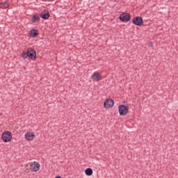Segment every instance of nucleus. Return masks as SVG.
<instances>
[{
  "instance_id": "11",
  "label": "nucleus",
  "mask_w": 178,
  "mask_h": 178,
  "mask_svg": "<svg viewBox=\"0 0 178 178\" xmlns=\"http://www.w3.org/2000/svg\"><path fill=\"white\" fill-rule=\"evenodd\" d=\"M30 37L33 38H35V37L38 36V31L37 29H32L29 31Z\"/></svg>"
},
{
  "instance_id": "13",
  "label": "nucleus",
  "mask_w": 178,
  "mask_h": 178,
  "mask_svg": "<svg viewBox=\"0 0 178 178\" xmlns=\"http://www.w3.org/2000/svg\"><path fill=\"white\" fill-rule=\"evenodd\" d=\"M38 20H40V17L38 15H33L31 18L33 23H35V22H38Z\"/></svg>"
},
{
  "instance_id": "8",
  "label": "nucleus",
  "mask_w": 178,
  "mask_h": 178,
  "mask_svg": "<svg viewBox=\"0 0 178 178\" xmlns=\"http://www.w3.org/2000/svg\"><path fill=\"white\" fill-rule=\"evenodd\" d=\"M29 169L32 172H38L40 170V163L37 162L31 163Z\"/></svg>"
},
{
  "instance_id": "4",
  "label": "nucleus",
  "mask_w": 178,
  "mask_h": 178,
  "mask_svg": "<svg viewBox=\"0 0 178 178\" xmlns=\"http://www.w3.org/2000/svg\"><path fill=\"white\" fill-rule=\"evenodd\" d=\"M113 105H115V102L112 99H106L104 102V109H111L113 108Z\"/></svg>"
},
{
  "instance_id": "7",
  "label": "nucleus",
  "mask_w": 178,
  "mask_h": 178,
  "mask_svg": "<svg viewBox=\"0 0 178 178\" xmlns=\"http://www.w3.org/2000/svg\"><path fill=\"white\" fill-rule=\"evenodd\" d=\"M132 23L136 26H143L144 22L143 21V18L141 17H136L133 19Z\"/></svg>"
},
{
  "instance_id": "10",
  "label": "nucleus",
  "mask_w": 178,
  "mask_h": 178,
  "mask_svg": "<svg viewBox=\"0 0 178 178\" xmlns=\"http://www.w3.org/2000/svg\"><path fill=\"white\" fill-rule=\"evenodd\" d=\"M49 11H48L47 10H43L40 14V17H42V19H44V20H47V19H49Z\"/></svg>"
},
{
  "instance_id": "6",
  "label": "nucleus",
  "mask_w": 178,
  "mask_h": 178,
  "mask_svg": "<svg viewBox=\"0 0 178 178\" xmlns=\"http://www.w3.org/2000/svg\"><path fill=\"white\" fill-rule=\"evenodd\" d=\"M24 137L26 141H33L35 138V134L34 132L28 131L25 134Z\"/></svg>"
},
{
  "instance_id": "2",
  "label": "nucleus",
  "mask_w": 178,
  "mask_h": 178,
  "mask_svg": "<svg viewBox=\"0 0 178 178\" xmlns=\"http://www.w3.org/2000/svg\"><path fill=\"white\" fill-rule=\"evenodd\" d=\"M1 139L3 143H10L12 141V132L9 131H4L1 135Z\"/></svg>"
},
{
  "instance_id": "9",
  "label": "nucleus",
  "mask_w": 178,
  "mask_h": 178,
  "mask_svg": "<svg viewBox=\"0 0 178 178\" xmlns=\"http://www.w3.org/2000/svg\"><path fill=\"white\" fill-rule=\"evenodd\" d=\"M91 79L93 80V81H99L102 79V75H101L99 72H95L92 75Z\"/></svg>"
},
{
  "instance_id": "1",
  "label": "nucleus",
  "mask_w": 178,
  "mask_h": 178,
  "mask_svg": "<svg viewBox=\"0 0 178 178\" xmlns=\"http://www.w3.org/2000/svg\"><path fill=\"white\" fill-rule=\"evenodd\" d=\"M22 58L24 59H26V58H29L32 60H34L35 58H37V53L34 49L29 48L26 51H23L22 54Z\"/></svg>"
},
{
  "instance_id": "12",
  "label": "nucleus",
  "mask_w": 178,
  "mask_h": 178,
  "mask_svg": "<svg viewBox=\"0 0 178 178\" xmlns=\"http://www.w3.org/2000/svg\"><path fill=\"white\" fill-rule=\"evenodd\" d=\"M85 173H86V176H91L92 175V169L87 168L85 170Z\"/></svg>"
},
{
  "instance_id": "14",
  "label": "nucleus",
  "mask_w": 178,
  "mask_h": 178,
  "mask_svg": "<svg viewBox=\"0 0 178 178\" xmlns=\"http://www.w3.org/2000/svg\"><path fill=\"white\" fill-rule=\"evenodd\" d=\"M0 5H1V8H9V3L8 2H2V3H0Z\"/></svg>"
},
{
  "instance_id": "3",
  "label": "nucleus",
  "mask_w": 178,
  "mask_h": 178,
  "mask_svg": "<svg viewBox=\"0 0 178 178\" xmlns=\"http://www.w3.org/2000/svg\"><path fill=\"white\" fill-rule=\"evenodd\" d=\"M118 112L120 113V116H126V115L129 113V107L124 104H121L118 106Z\"/></svg>"
},
{
  "instance_id": "5",
  "label": "nucleus",
  "mask_w": 178,
  "mask_h": 178,
  "mask_svg": "<svg viewBox=\"0 0 178 178\" xmlns=\"http://www.w3.org/2000/svg\"><path fill=\"white\" fill-rule=\"evenodd\" d=\"M130 14L127 13H123L120 15V20L123 22L124 23H127V22H130Z\"/></svg>"
}]
</instances>
